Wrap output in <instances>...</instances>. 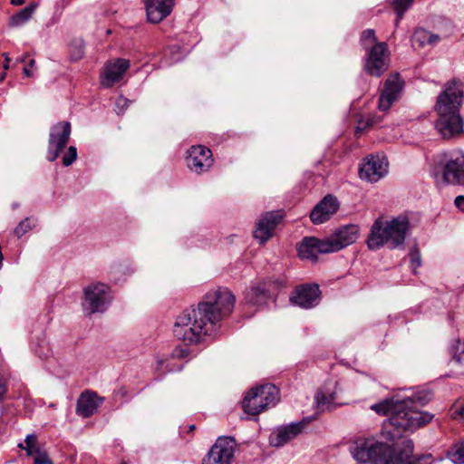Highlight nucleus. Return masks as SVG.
Returning <instances> with one entry per match:
<instances>
[{
  "instance_id": "1",
  "label": "nucleus",
  "mask_w": 464,
  "mask_h": 464,
  "mask_svg": "<svg viewBox=\"0 0 464 464\" xmlns=\"http://www.w3.org/2000/svg\"><path fill=\"white\" fill-rule=\"evenodd\" d=\"M464 99V84L453 79L445 82L436 98L434 111L438 115L435 128L441 137L450 140L463 132L464 120L460 109Z\"/></svg>"
},
{
  "instance_id": "2",
  "label": "nucleus",
  "mask_w": 464,
  "mask_h": 464,
  "mask_svg": "<svg viewBox=\"0 0 464 464\" xmlns=\"http://www.w3.org/2000/svg\"><path fill=\"white\" fill-rule=\"evenodd\" d=\"M402 448L392 449L388 444L373 439H357L350 447L353 458L362 463L371 464H420L429 456L415 458L413 442L411 440L402 441Z\"/></svg>"
},
{
  "instance_id": "3",
  "label": "nucleus",
  "mask_w": 464,
  "mask_h": 464,
  "mask_svg": "<svg viewBox=\"0 0 464 464\" xmlns=\"http://www.w3.org/2000/svg\"><path fill=\"white\" fill-rule=\"evenodd\" d=\"M431 399V393L420 392L401 401H396L389 424L398 432L414 430L431 421L433 414L420 411L418 405H424Z\"/></svg>"
},
{
  "instance_id": "4",
  "label": "nucleus",
  "mask_w": 464,
  "mask_h": 464,
  "mask_svg": "<svg viewBox=\"0 0 464 464\" xmlns=\"http://www.w3.org/2000/svg\"><path fill=\"white\" fill-rule=\"evenodd\" d=\"M410 224L407 217L400 216L391 220L378 218L371 228L367 245L371 250H377L384 245L396 248L403 245Z\"/></svg>"
},
{
  "instance_id": "5",
  "label": "nucleus",
  "mask_w": 464,
  "mask_h": 464,
  "mask_svg": "<svg viewBox=\"0 0 464 464\" xmlns=\"http://www.w3.org/2000/svg\"><path fill=\"white\" fill-rule=\"evenodd\" d=\"M211 328L205 318V313L200 311L198 304L197 308L190 306L177 316L173 333L179 340L197 344L211 334Z\"/></svg>"
},
{
  "instance_id": "6",
  "label": "nucleus",
  "mask_w": 464,
  "mask_h": 464,
  "mask_svg": "<svg viewBox=\"0 0 464 464\" xmlns=\"http://www.w3.org/2000/svg\"><path fill=\"white\" fill-rule=\"evenodd\" d=\"M236 297L227 287H217L205 294L198 304L205 313V318L211 327L229 316L235 306Z\"/></svg>"
},
{
  "instance_id": "7",
  "label": "nucleus",
  "mask_w": 464,
  "mask_h": 464,
  "mask_svg": "<svg viewBox=\"0 0 464 464\" xmlns=\"http://www.w3.org/2000/svg\"><path fill=\"white\" fill-rule=\"evenodd\" d=\"M83 309L88 314L103 313L111 301L110 287L102 283L91 284L84 287Z\"/></svg>"
},
{
  "instance_id": "8",
  "label": "nucleus",
  "mask_w": 464,
  "mask_h": 464,
  "mask_svg": "<svg viewBox=\"0 0 464 464\" xmlns=\"http://www.w3.org/2000/svg\"><path fill=\"white\" fill-rule=\"evenodd\" d=\"M236 440L232 437H219L202 460V464H231Z\"/></svg>"
},
{
  "instance_id": "9",
  "label": "nucleus",
  "mask_w": 464,
  "mask_h": 464,
  "mask_svg": "<svg viewBox=\"0 0 464 464\" xmlns=\"http://www.w3.org/2000/svg\"><path fill=\"white\" fill-rule=\"evenodd\" d=\"M70 135L71 123L69 121H60L52 127L46 156L49 161H54L59 157L61 151L67 145Z\"/></svg>"
},
{
  "instance_id": "10",
  "label": "nucleus",
  "mask_w": 464,
  "mask_h": 464,
  "mask_svg": "<svg viewBox=\"0 0 464 464\" xmlns=\"http://www.w3.org/2000/svg\"><path fill=\"white\" fill-rule=\"evenodd\" d=\"M187 154V166L197 174L208 171L214 164L212 151L203 145L191 146Z\"/></svg>"
},
{
  "instance_id": "11",
  "label": "nucleus",
  "mask_w": 464,
  "mask_h": 464,
  "mask_svg": "<svg viewBox=\"0 0 464 464\" xmlns=\"http://www.w3.org/2000/svg\"><path fill=\"white\" fill-rule=\"evenodd\" d=\"M389 66L388 47L385 43H378L368 50L365 63L366 72L375 77H380Z\"/></svg>"
},
{
  "instance_id": "12",
  "label": "nucleus",
  "mask_w": 464,
  "mask_h": 464,
  "mask_svg": "<svg viewBox=\"0 0 464 464\" xmlns=\"http://www.w3.org/2000/svg\"><path fill=\"white\" fill-rule=\"evenodd\" d=\"M388 173V160L385 156L371 155L364 159L359 168V176L369 182H377Z\"/></svg>"
},
{
  "instance_id": "13",
  "label": "nucleus",
  "mask_w": 464,
  "mask_h": 464,
  "mask_svg": "<svg viewBox=\"0 0 464 464\" xmlns=\"http://www.w3.org/2000/svg\"><path fill=\"white\" fill-rule=\"evenodd\" d=\"M320 289L316 284H305L297 286L290 295V302L302 308H312L318 304Z\"/></svg>"
},
{
  "instance_id": "14",
  "label": "nucleus",
  "mask_w": 464,
  "mask_h": 464,
  "mask_svg": "<svg viewBox=\"0 0 464 464\" xmlns=\"http://www.w3.org/2000/svg\"><path fill=\"white\" fill-rule=\"evenodd\" d=\"M441 179L446 184L464 185V155L458 153L446 160Z\"/></svg>"
},
{
  "instance_id": "15",
  "label": "nucleus",
  "mask_w": 464,
  "mask_h": 464,
  "mask_svg": "<svg viewBox=\"0 0 464 464\" xmlns=\"http://www.w3.org/2000/svg\"><path fill=\"white\" fill-rule=\"evenodd\" d=\"M241 408L245 414L240 417L241 420H258L261 413V385L256 384L245 393Z\"/></svg>"
},
{
  "instance_id": "16",
  "label": "nucleus",
  "mask_w": 464,
  "mask_h": 464,
  "mask_svg": "<svg viewBox=\"0 0 464 464\" xmlns=\"http://www.w3.org/2000/svg\"><path fill=\"white\" fill-rule=\"evenodd\" d=\"M306 425L307 421L303 420L298 422L277 428L269 436V444L273 447H282L303 433Z\"/></svg>"
},
{
  "instance_id": "17",
  "label": "nucleus",
  "mask_w": 464,
  "mask_h": 464,
  "mask_svg": "<svg viewBox=\"0 0 464 464\" xmlns=\"http://www.w3.org/2000/svg\"><path fill=\"white\" fill-rule=\"evenodd\" d=\"M359 237V227L356 225H347L340 227L330 237L326 238L331 252H336L353 244Z\"/></svg>"
},
{
  "instance_id": "18",
  "label": "nucleus",
  "mask_w": 464,
  "mask_h": 464,
  "mask_svg": "<svg viewBox=\"0 0 464 464\" xmlns=\"http://www.w3.org/2000/svg\"><path fill=\"white\" fill-rule=\"evenodd\" d=\"M298 256L301 259L316 262L318 254L331 253L326 239L320 240L316 237H304L297 246Z\"/></svg>"
},
{
  "instance_id": "19",
  "label": "nucleus",
  "mask_w": 464,
  "mask_h": 464,
  "mask_svg": "<svg viewBox=\"0 0 464 464\" xmlns=\"http://www.w3.org/2000/svg\"><path fill=\"white\" fill-rule=\"evenodd\" d=\"M402 88V82L399 74L390 75L384 83V89L379 99L378 108L382 111H386L392 104L398 99L399 93Z\"/></svg>"
},
{
  "instance_id": "20",
  "label": "nucleus",
  "mask_w": 464,
  "mask_h": 464,
  "mask_svg": "<svg viewBox=\"0 0 464 464\" xmlns=\"http://www.w3.org/2000/svg\"><path fill=\"white\" fill-rule=\"evenodd\" d=\"M130 67L129 60L118 58L113 62H108L102 73V84L110 88L121 80L123 74Z\"/></svg>"
},
{
  "instance_id": "21",
  "label": "nucleus",
  "mask_w": 464,
  "mask_h": 464,
  "mask_svg": "<svg viewBox=\"0 0 464 464\" xmlns=\"http://www.w3.org/2000/svg\"><path fill=\"white\" fill-rule=\"evenodd\" d=\"M339 208L337 198L332 195L325 196L310 214V218L314 224H322L327 221Z\"/></svg>"
},
{
  "instance_id": "22",
  "label": "nucleus",
  "mask_w": 464,
  "mask_h": 464,
  "mask_svg": "<svg viewBox=\"0 0 464 464\" xmlns=\"http://www.w3.org/2000/svg\"><path fill=\"white\" fill-rule=\"evenodd\" d=\"M175 0H145L148 20L158 24L170 14Z\"/></svg>"
},
{
  "instance_id": "23",
  "label": "nucleus",
  "mask_w": 464,
  "mask_h": 464,
  "mask_svg": "<svg viewBox=\"0 0 464 464\" xmlns=\"http://www.w3.org/2000/svg\"><path fill=\"white\" fill-rule=\"evenodd\" d=\"M283 210L268 211L263 215V244L277 235L284 224Z\"/></svg>"
},
{
  "instance_id": "24",
  "label": "nucleus",
  "mask_w": 464,
  "mask_h": 464,
  "mask_svg": "<svg viewBox=\"0 0 464 464\" xmlns=\"http://www.w3.org/2000/svg\"><path fill=\"white\" fill-rule=\"evenodd\" d=\"M337 382H328L321 387L314 396V407L317 411L329 410L336 400Z\"/></svg>"
},
{
  "instance_id": "25",
  "label": "nucleus",
  "mask_w": 464,
  "mask_h": 464,
  "mask_svg": "<svg viewBox=\"0 0 464 464\" xmlns=\"http://www.w3.org/2000/svg\"><path fill=\"white\" fill-rule=\"evenodd\" d=\"M102 401L95 392H84L77 401L76 412L83 418H89L97 411Z\"/></svg>"
},
{
  "instance_id": "26",
  "label": "nucleus",
  "mask_w": 464,
  "mask_h": 464,
  "mask_svg": "<svg viewBox=\"0 0 464 464\" xmlns=\"http://www.w3.org/2000/svg\"><path fill=\"white\" fill-rule=\"evenodd\" d=\"M281 399L280 390L274 383H263V411L275 407Z\"/></svg>"
},
{
  "instance_id": "27",
  "label": "nucleus",
  "mask_w": 464,
  "mask_h": 464,
  "mask_svg": "<svg viewBox=\"0 0 464 464\" xmlns=\"http://www.w3.org/2000/svg\"><path fill=\"white\" fill-rule=\"evenodd\" d=\"M284 284L285 281L281 277L273 280L267 279L263 282V301L275 303Z\"/></svg>"
},
{
  "instance_id": "28",
  "label": "nucleus",
  "mask_w": 464,
  "mask_h": 464,
  "mask_svg": "<svg viewBox=\"0 0 464 464\" xmlns=\"http://www.w3.org/2000/svg\"><path fill=\"white\" fill-rule=\"evenodd\" d=\"M440 39L438 34H431L423 28L416 29L412 35L413 44H418L420 47H423L427 44H434L438 43Z\"/></svg>"
},
{
  "instance_id": "29",
  "label": "nucleus",
  "mask_w": 464,
  "mask_h": 464,
  "mask_svg": "<svg viewBox=\"0 0 464 464\" xmlns=\"http://www.w3.org/2000/svg\"><path fill=\"white\" fill-rule=\"evenodd\" d=\"M451 361L455 363L464 366V339H456L449 348Z\"/></svg>"
},
{
  "instance_id": "30",
  "label": "nucleus",
  "mask_w": 464,
  "mask_h": 464,
  "mask_svg": "<svg viewBox=\"0 0 464 464\" xmlns=\"http://www.w3.org/2000/svg\"><path fill=\"white\" fill-rule=\"evenodd\" d=\"M37 7V4L32 3L20 12L15 14L11 18V24L14 26H19L27 22L33 15Z\"/></svg>"
},
{
  "instance_id": "31",
  "label": "nucleus",
  "mask_w": 464,
  "mask_h": 464,
  "mask_svg": "<svg viewBox=\"0 0 464 464\" xmlns=\"http://www.w3.org/2000/svg\"><path fill=\"white\" fill-rule=\"evenodd\" d=\"M261 296V283L259 281L252 284L248 289L246 290L245 298L246 303L258 305Z\"/></svg>"
},
{
  "instance_id": "32",
  "label": "nucleus",
  "mask_w": 464,
  "mask_h": 464,
  "mask_svg": "<svg viewBox=\"0 0 464 464\" xmlns=\"http://www.w3.org/2000/svg\"><path fill=\"white\" fill-rule=\"evenodd\" d=\"M448 454L454 464H464V441L454 445Z\"/></svg>"
},
{
  "instance_id": "33",
  "label": "nucleus",
  "mask_w": 464,
  "mask_h": 464,
  "mask_svg": "<svg viewBox=\"0 0 464 464\" xmlns=\"http://www.w3.org/2000/svg\"><path fill=\"white\" fill-rule=\"evenodd\" d=\"M394 404H395V401H390V400H385L380 403L372 405L371 409L379 414H382V415L389 414L390 416H392Z\"/></svg>"
},
{
  "instance_id": "34",
  "label": "nucleus",
  "mask_w": 464,
  "mask_h": 464,
  "mask_svg": "<svg viewBox=\"0 0 464 464\" xmlns=\"http://www.w3.org/2000/svg\"><path fill=\"white\" fill-rule=\"evenodd\" d=\"M361 44L364 49L370 50V48L376 43L375 32L372 29H366L361 34Z\"/></svg>"
},
{
  "instance_id": "35",
  "label": "nucleus",
  "mask_w": 464,
  "mask_h": 464,
  "mask_svg": "<svg viewBox=\"0 0 464 464\" xmlns=\"http://www.w3.org/2000/svg\"><path fill=\"white\" fill-rule=\"evenodd\" d=\"M380 121H381L380 117H377V116L369 115L365 118H362L358 122L357 131L364 130L375 125L376 123L380 122Z\"/></svg>"
},
{
  "instance_id": "36",
  "label": "nucleus",
  "mask_w": 464,
  "mask_h": 464,
  "mask_svg": "<svg viewBox=\"0 0 464 464\" xmlns=\"http://www.w3.org/2000/svg\"><path fill=\"white\" fill-rule=\"evenodd\" d=\"M413 0H394L393 1V8L398 14V20L401 19L404 12L408 9V7L411 5Z\"/></svg>"
},
{
  "instance_id": "37",
  "label": "nucleus",
  "mask_w": 464,
  "mask_h": 464,
  "mask_svg": "<svg viewBox=\"0 0 464 464\" xmlns=\"http://www.w3.org/2000/svg\"><path fill=\"white\" fill-rule=\"evenodd\" d=\"M32 225L30 223V218H25L24 220H22L17 227L14 229V234L17 237H23L24 234H26L28 231L32 229Z\"/></svg>"
},
{
  "instance_id": "38",
  "label": "nucleus",
  "mask_w": 464,
  "mask_h": 464,
  "mask_svg": "<svg viewBox=\"0 0 464 464\" xmlns=\"http://www.w3.org/2000/svg\"><path fill=\"white\" fill-rule=\"evenodd\" d=\"M77 159V150L74 146H70L63 157V164L65 167L71 166Z\"/></svg>"
},
{
  "instance_id": "39",
  "label": "nucleus",
  "mask_w": 464,
  "mask_h": 464,
  "mask_svg": "<svg viewBox=\"0 0 464 464\" xmlns=\"http://www.w3.org/2000/svg\"><path fill=\"white\" fill-rule=\"evenodd\" d=\"M84 54V45L82 42L73 43L71 45V56L74 61L80 60Z\"/></svg>"
},
{
  "instance_id": "40",
  "label": "nucleus",
  "mask_w": 464,
  "mask_h": 464,
  "mask_svg": "<svg viewBox=\"0 0 464 464\" xmlns=\"http://www.w3.org/2000/svg\"><path fill=\"white\" fill-rule=\"evenodd\" d=\"M34 464H53V461L49 459L46 451L42 450L40 448H35Z\"/></svg>"
},
{
  "instance_id": "41",
  "label": "nucleus",
  "mask_w": 464,
  "mask_h": 464,
  "mask_svg": "<svg viewBox=\"0 0 464 464\" xmlns=\"http://www.w3.org/2000/svg\"><path fill=\"white\" fill-rule=\"evenodd\" d=\"M411 257V266L413 272L415 273L416 269L420 266L421 260L420 255L418 249H412L410 253Z\"/></svg>"
},
{
  "instance_id": "42",
  "label": "nucleus",
  "mask_w": 464,
  "mask_h": 464,
  "mask_svg": "<svg viewBox=\"0 0 464 464\" xmlns=\"http://www.w3.org/2000/svg\"><path fill=\"white\" fill-rule=\"evenodd\" d=\"M189 354V350L185 347H177L174 349L172 355L177 359H184Z\"/></svg>"
},
{
  "instance_id": "43",
  "label": "nucleus",
  "mask_w": 464,
  "mask_h": 464,
  "mask_svg": "<svg viewBox=\"0 0 464 464\" xmlns=\"http://www.w3.org/2000/svg\"><path fill=\"white\" fill-rule=\"evenodd\" d=\"M129 103L130 101L127 98L120 96L116 100V107L119 109L118 113L123 112V111L129 106Z\"/></svg>"
},
{
  "instance_id": "44",
  "label": "nucleus",
  "mask_w": 464,
  "mask_h": 464,
  "mask_svg": "<svg viewBox=\"0 0 464 464\" xmlns=\"http://www.w3.org/2000/svg\"><path fill=\"white\" fill-rule=\"evenodd\" d=\"M25 447H38L37 439L34 434H28L24 440Z\"/></svg>"
},
{
  "instance_id": "45",
  "label": "nucleus",
  "mask_w": 464,
  "mask_h": 464,
  "mask_svg": "<svg viewBox=\"0 0 464 464\" xmlns=\"http://www.w3.org/2000/svg\"><path fill=\"white\" fill-rule=\"evenodd\" d=\"M260 231H261V219H258L256 222V229L254 231V237L256 239H259L260 240L259 243L261 244Z\"/></svg>"
},
{
  "instance_id": "46",
  "label": "nucleus",
  "mask_w": 464,
  "mask_h": 464,
  "mask_svg": "<svg viewBox=\"0 0 464 464\" xmlns=\"http://www.w3.org/2000/svg\"><path fill=\"white\" fill-rule=\"evenodd\" d=\"M455 206L464 211V196H458L455 198Z\"/></svg>"
},
{
  "instance_id": "47",
  "label": "nucleus",
  "mask_w": 464,
  "mask_h": 464,
  "mask_svg": "<svg viewBox=\"0 0 464 464\" xmlns=\"http://www.w3.org/2000/svg\"><path fill=\"white\" fill-rule=\"evenodd\" d=\"M18 446H19V448L25 450L26 454L28 456H35V448L36 447H24V445L21 443Z\"/></svg>"
},
{
  "instance_id": "48",
  "label": "nucleus",
  "mask_w": 464,
  "mask_h": 464,
  "mask_svg": "<svg viewBox=\"0 0 464 464\" xmlns=\"http://www.w3.org/2000/svg\"><path fill=\"white\" fill-rule=\"evenodd\" d=\"M4 56H5V63H4V69L5 70H8L9 69V63H10V59L9 57L7 56L6 53H4Z\"/></svg>"
},
{
  "instance_id": "49",
  "label": "nucleus",
  "mask_w": 464,
  "mask_h": 464,
  "mask_svg": "<svg viewBox=\"0 0 464 464\" xmlns=\"http://www.w3.org/2000/svg\"><path fill=\"white\" fill-rule=\"evenodd\" d=\"M24 73L27 76V77H31L33 75L32 72L30 71V69L28 68V66H25L24 68Z\"/></svg>"
},
{
  "instance_id": "50",
  "label": "nucleus",
  "mask_w": 464,
  "mask_h": 464,
  "mask_svg": "<svg viewBox=\"0 0 464 464\" xmlns=\"http://www.w3.org/2000/svg\"><path fill=\"white\" fill-rule=\"evenodd\" d=\"M24 3V0H11V4L14 5H21Z\"/></svg>"
},
{
  "instance_id": "51",
  "label": "nucleus",
  "mask_w": 464,
  "mask_h": 464,
  "mask_svg": "<svg viewBox=\"0 0 464 464\" xmlns=\"http://www.w3.org/2000/svg\"><path fill=\"white\" fill-rule=\"evenodd\" d=\"M35 63V61L34 59L30 60L28 66L33 67Z\"/></svg>"
},
{
  "instance_id": "52",
  "label": "nucleus",
  "mask_w": 464,
  "mask_h": 464,
  "mask_svg": "<svg viewBox=\"0 0 464 464\" xmlns=\"http://www.w3.org/2000/svg\"><path fill=\"white\" fill-rule=\"evenodd\" d=\"M5 78V72H1L0 73V82L4 81Z\"/></svg>"
},
{
  "instance_id": "53",
  "label": "nucleus",
  "mask_w": 464,
  "mask_h": 464,
  "mask_svg": "<svg viewBox=\"0 0 464 464\" xmlns=\"http://www.w3.org/2000/svg\"><path fill=\"white\" fill-rule=\"evenodd\" d=\"M18 62L24 63L25 61V57H21L17 59Z\"/></svg>"
},
{
  "instance_id": "54",
  "label": "nucleus",
  "mask_w": 464,
  "mask_h": 464,
  "mask_svg": "<svg viewBox=\"0 0 464 464\" xmlns=\"http://www.w3.org/2000/svg\"><path fill=\"white\" fill-rule=\"evenodd\" d=\"M193 430H195V425H194V424H192V425H190V426L188 427V430H189V431H192Z\"/></svg>"
},
{
  "instance_id": "55",
  "label": "nucleus",
  "mask_w": 464,
  "mask_h": 464,
  "mask_svg": "<svg viewBox=\"0 0 464 464\" xmlns=\"http://www.w3.org/2000/svg\"><path fill=\"white\" fill-rule=\"evenodd\" d=\"M461 415L464 417V409L461 411Z\"/></svg>"
},
{
  "instance_id": "56",
  "label": "nucleus",
  "mask_w": 464,
  "mask_h": 464,
  "mask_svg": "<svg viewBox=\"0 0 464 464\" xmlns=\"http://www.w3.org/2000/svg\"><path fill=\"white\" fill-rule=\"evenodd\" d=\"M121 464H127L126 462H122Z\"/></svg>"
}]
</instances>
